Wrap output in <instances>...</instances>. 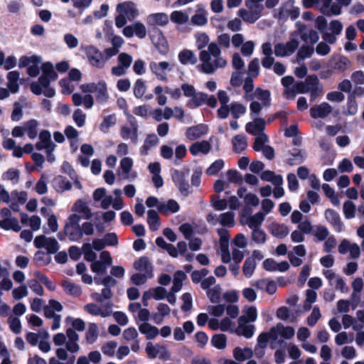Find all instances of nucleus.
<instances>
[{
  "mask_svg": "<svg viewBox=\"0 0 364 364\" xmlns=\"http://www.w3.org/2000/svg\"><path fill=\"white\" fill-rule=\"evenodd\" d=\"M81 89L85 93H95L96 100L100 104H104L108 100L109 94L107 84L104 80H100L97 83L84 84Z\"/></svg>",
  "mask_w": 364,
  "mask_h": 364,
  "instance_id": "1",
  "label": "nucleus"
},
{
  "mask_svg": "<svg viewBox=\"0 0 364 364\" xmlns=\"http://www.w3.org/2000/svg\"><path fill=\"white\" fill-rule=\"evenodd\" d=\"M314 53V48L310 46H301L296 54L298 60H304L305 58H310Z\"/></svg>",
  "mask_w": 364,
  "mask_h": 364,
  "instance_id": "44",
  "label": "nucleus"
},
{
  "mask_svg": "<svg viewBox=\"0 0 364 364\" xmlns=\"http://www.w3.org/2000/svg\"><path fill=\"white\" fill-rule=\"evenodd\" d=\"M257 318V308L254 306H251L247 308L245 311V315H242L238 318L239 326H242L243 324L248 322H254Z\"/></svg>",
  "mask_w": 364,
  "mask_h": 364,
  "instance_id": "20",
  "label": "nucleus"
},
{
  "mask_svg": "<svg viewBox=\"0 0 364 364\" xmlns=\"http://www.w3.org/2000/svg\"><path fill=\"white\" fill-rule=\"evenodd\" d=\"M98 326L95 323H90L85 333V339L87 343H94L98 338Z\"/></svg>",
  "mask_w": 364,
  "mask_h": 364,
  "instance_id": "31",
  "label": "nucleus"
},
{
  "mask_svg": "<svg viewBox=\"0 0 364 364\" xmlns=\"http://www.w3.org/2000/svg\"><path fill=\"white\" fill-rule=\"evenodd\" d=\"M207 127L203 124H200L187 129L186 132V137L190 140H195L206 133Z\"/></svg>",
  "mask_w": 364,
  "mask_h": 364,
  "instance_id": "14",
  "label": "nucleus"
},
{
  "mask_svg": "<svg viewBox=\"0 0 364 364\" xmlns=\"http://www.w3.org/2000/svg\"><path fill=\"white\" fill-rule=\"evenodd\" d=\"M267 141V136L264 133L260 134L256 136L252 148L255 151H259L264 146V144Z\"/></svg>",
  "mask_w": 364,
  "mask_h": 364,
  "instance_id": "57",
  "label": "nucleus"
},
{
  "mask_svg": "<svg viewBox=\"0 0 364 364\" xmlns=\"http://www.w3.org/2000/svg\"><path fill=\"white\" fill-rule=\"evenodd\" d=\"M160 350H162L164 353L167 352L166 348L165 346H160V350H156V348L154 346L152 343L149 342L146 344V353L148 355V357L149 358H156L158 354H159V353L160 352Z\"/></svg>",
  "mask_w": 364,
  "mask_h": 364,
  "instance_id": "55",
  "label": "nucleus"
},
{
  "mask_svg": "<svg viewBox=\"0 0 364 364\" xmlns=\"http://www.w3.org/2000/svg\"><path fill=\"white\" fill-rule=\"evenodd\" d=\"M246 107L241 103L233 102L230 104V112L235 119H237L246 112Z\"/></svg>",
  "mask_w": 364,
  "mask_h": 364,
  "instance_id": "38",
  "label": "nucleus"
},
{
  "mask_svg": "<svg viewBox=\"0 0 364 364\" xmlns=\"http://www.w3.org/2000/svg\"><path fill=\"white\" fill-rule=\"evenodd\" d=\"M151 72L156 75L158 79L162 81H166L167 77L165 70L168 68L169 63L166 61L159 63L151 62L149 65Z\"/></svg>",
  "mask_w": 364,
  "mask_h": 364,
  "instance_id": "12",
  "label": "nucleus"
},
{
  "mask_svg": "<svg viewBox=\"0 0 364 364\" xmlns=\"http://www.w3.org/2000/svg\"><path fill=\"white\" fill-rule=\"evenodd\" d=\"M146 90V86L142 79H138L133 87L134 95L136 98H141Z\"/></svg>",
  "mask_w": 364,
  "mask_h": 364,
  "instance_id": "42",
  "label": "nucleus"
},
{
  "mask_svg": "<svg viewBox=\"0 0 364 364\" xmlns=\"http://www.w3.org/2000/svg\"><path fill=\"white\" fill-rule=\"evenodd\" d=\"M265 129V121L262 118H256L253 122L246 124L245 130L247 133L255 135L257 132H263Z\"/></svg>",
  "mask_w": 364,
  "mask_h": 364,
  "instance_id": "15",
  "label": "nucleus"
},
{
  "mask_svg": "<svg viewBox=\"0 0 364 364\" xmlns=\"http://www.w3.org/2000/svg\"><path fill=\"white\" fill-rule=\"evenodd\" d=\"M211 145L208 141H197L190 146V152L193 156H196L199 153L207 154L210 152Z\"/></svg>",
  "mask_w": 364,
  "mask_h": 364,
  "instance_id": "16",
  "label": "nucleus"
},
{
  "mask_svg": "<svg viewBox=\"0 0 364 364\" xmlns=\"http://www.w3.org/2000/svg\"><path fill=\"white\" fill-rule=\"evenodd\" d=\"M3 179L13 181V183H17L19 181L20 171L17 168H9L2 176Z\"/></svg>",
  "mask_w": 364,
  "mask_h": 364,
  "instance_id": "48",
  "label": "nucleus"
},
{
  "mask_svg": "<svg viewBox=\"0 0 364 364\" xmlns=\"http://www.w3.org/2000/svg\"><path fill=\"white\" fill-rule=\"evenodd\" d=\"M178 60L182 65L190 63L194 65L197 63V58L194 53L190 50H183L178 54Z\"/></svg>",
  "mask_w": 364,
  "mask_h": 364,
  "instance_id": "28",
  "label": "nucleus"
},
{
  "mask_svg": "<svg viewBox=\"0 0 364 364\" xmlns=\"http://www.w3.org/2000/svg\"><path fill=\"white\" fill-rule=\"evenodd\" d=\"M116 122L117 119L114 114L105 116L100 124V129L104 133H107L109 128L114 125Z\"/></svg>",
  "mask_w": 364,
  "mask_h": 364,
  "instance_id": "36",
  "label": "nucleus"
},
{
  "mask_svg": "<svg viewBox=\"0 0 364 364\" xmlns=\"http://www.w3.org/2000/svg\"><path fill=\"white\" fill-rule=\"evenodd\" d=\"M224 166V161L223 159H218L215 161L206 169L205 173L208 176L216 175Z\"/></svg>",
  "mask_w": 364,
  "mask_h": 364,
  "instance_id": "46",
  "label": "nucleus"
},
{
  "mask_svg": "<svg viewBox=\"0 0 364 364\" xmlns=\"http://www.w3.org/2000/svg\"><path fill=\"white\" fill-rule=\"evenodd\" d=\"M147 223L151 231H156L159 229L161 223L157 212L154 210H149L147 212Z\"/></svg>",
  "mask_w": 364,
  "mask_h": 364,
  "instance_id": "27",
  "label": "nucleus"
},
{
  "mask_svg": "<svg viewBox=\"0 0 364 364\" xmlns=\"http://www.w3.org/2000/svg\"><path fill=\"white\" fill-rule=\"evenodd\" d=\"M85 54L89 63L94 67L102 68L105 64V60L103 54L93 46H89L85 48Z\"/></svg>",
  "mask_w": 364,
  "mask_h": 364,
  "instance_id": "3",
  "label": "nucleus"
},
{
  "mask_svg": "<svg viewBox=\"0 0 364 364\" xmlns=\"http://www.w3.org/2000/svg\"><path fill=\"white\" fill-rule=\"evenodd\" d=\"M149 24L164 26L168 23V17L164 13H157L150 15L148 17Z\"/></svg>",
  "mask_w": 364,
  "mask_h": 364,
  "instance_id": "29",
  "label": "nucleus"
},
{
  "mask_svg": "<svg viewBox=\"0 0 364 364\" xmlns=\"http://www.w3.org/2000/svg\"><path fill=\"white\" fill-rule=\"evenodd\" d=\"M227 176L230 182L235 184H241L242 183V176L241 173L235 169H229L227 171Z\"/></svg>",
  "mask_w": 364,
  "mask_h": 364,
  "instance_id": "54",
  "label": "nucleus"
},
{
  "mask_svg": "<svg viewBox=\"0 0 364 364\" xmlns=\"http://www.w3.org/2000/svg\"><path fill=\"white\" fill-rule=\"evenodd\" d=\"M151 41L161 55H166L168 53L169 46L161 31L158 30L157 35L151 36Z\"/></svg>",
  "mask_w": 364,
  "mask_h": 364,
  "instance_id": "8",
  "label": "nucleus"
},
{
  "mask_svg": "<svg viewBox=\"0 0 364 364\" xmlns=\"http://www.w3.org/2000/svg\"><path fill=\"white\" fill-rule=\"evenodd\" d=\"M332 112L331 106L327 102H322L310 109V115L313 119L326 117Z\"/></svg>",
  "mask_w": 364,
  "mask_h": 364,
  "instance_id": "10",
  "label": "nucleus"
},
{
  "mask_svg": "<svg viewBox=\"0 0 364 364\" xmlns=\"http://www.w3.org/2000/svg\"><path fill=\"white\" fill-rule=\"evenodd\" d=\"M139 330L142 334L145 335L148 340L154 339L159 333V329L156 326H151L149 323H141L139 326Z\"/></svg>",
  "mask_w": 364,
  "mask_h": 364,
  "instance_id": "25",
  "label": "nucleus"
},
{
  "mask_svg": "<svg viewBox=\"0 0 364 364\" xmlns=\"http://www.w3.org/2000/svg\"><path fill=\"white\" fill-rule=\"evenodd\" d=\"M38 124V122L34 119H29L24 123V131L27 132L28 136L31 139H34L37 136Z\"/></svg>",
  "mask_w": 364,
  "mask_h": 364,
  "instance_id": "30",
  "label": "nucleus"
},
{
  "mask_svg": "<svg viewBox=\"0 0 364 364\" xmlns=\"http://www.w3.org/2000/svg\"><path fill=\"white\" fill-rule=\"evenodd\" d=\"M211 344L215 348L223 350L227 346V336L225 334H215L211 338Z\"/></svg>",
  "mask_w": 364,
  "mask_h": 364,
  "instance_id": "35",
  "label": "nucleus"
},
{
  "mask_svg": "<svg viewBox=\"0 0 364 364\" xmlns=\"http://www.w3.org/2000/svg\"><path fill=\"white\" fill-rule=\"evenodd\" d=\"M358 112V104L353 95H349L347 102V109L344 114L347 115H354Z\"/></svg>",
  "mask_w": 364,
  "mask_h": 364,
  "instance_id": "41",
  "label": "nucleus"
},
{
  "mask_svg": "<svg viewBox=\"0 0 364 364\" xmlns=\"http://www.w3.org/2000/svg\"><path fill=\"white\" fill-rule=\"evenodd\" d=\"M343 213L346 218L351 219L355 215L356 207L355 204L350 200H347L343 203Z\"/></svg>",
  "mask_w": 364,
  "mask_h": 364,
  "instance_id": "49",
  "label": "nucleus"
},
{
  "mask_svg": "<svg viewBox=\"0 0 364 364\" xmlns=\"http://www.w3.org/2000/svg\"><path fill=\"white\" fill-rule=\"evenodd\" d=\"M72 210L83 214V218L86 220H90L92 215L90 208L87 203L81 199H78L75 202L72 207Z\"/></svg>",
  "mask_w": 364,
  "mask_h": 364,
  "instance_id": "17",
  "label": "nucleus"
},
{
  "mask_svg": "<svg viewBox=\"0 0 364 364\" xmlns=\"http://www.w3.org/2000/svg\"><path fill=\"white\" fill-rule=\"evenodd\" d=\"M255 268L256 262L255 259L251 257H247L245 259L242 267V272L244 275L247 278L250 277L253 274Z\"/></svg>",
  "mask_w": 364,
  "mask_h": 364,
  "instance_id": "33",
  "label": "nucleus"
},
{
  "mask_svg": "<svg viewBox=\"0 0 364 364\" xmlns=\"http://www.w3.org/2000/svg\"><path fill=\"white\" fill-rule=\"evenodd\" d=\"M54 189L58 193H63L65 191H69L72 188V183L70 181L67 180L63 176H55L52 181Z\"/></svg>",
  "mask_w": 364,
  "mask_h": 364,
  "instance_id": "13",
  "label": "nucleus"
},
{
  "mask_svg": "<svg viewBox=\"0 0 364 364\" xmlns=\"http://www.w3.org/2000/svg\"><path fill=\"white\" fill-rule=\"evenodd\" d=\"M180 209V205L178 202L173 199H169L166 204L160 203L158 205V210L163 215H166L168 213H176Z\"/></svg>",
  "mask_w": 364,
  "mask_h": 364,
  "instance_id": "19",
  "label": "nucleus"
},
{
  "mask_svg": "<svg viewBox=\"0 0 364 364\" xmlns=\"http://www.w3.org/2000/svg\"><path fill=\"white\" fill-rule=\"evenodd\" d=\"M298 40L293 38L286 43H279L274 46V54L278 57H285L293 54L298 48Z\"/></svg>",
  "mask_w": 364,
  "mask_h": 364,
  "instance_id": "2",
  "label": "nucleus"
},
{
  "mask_svg": "<svg viewBox=\"0 0 364 364\" xmlns=\"http://www.w3.org/2000/svg\"><path fill=\"white\" fill-rule=\"evenodd\" d=\"M298 93L304 94L310 91L312 85H319V80L316 75H308L305 81H299L294 84Z\"/></svg>",
  "mask_w": 364,
  "mask_h": 364,
  "instance_id": "7",
  "label": "nucleus"
},
{
  "mask_svg": "<svg viewBox=\"0 0 364 364\" xmlns=\"http://www.w3.org/2000/svg\"><path fill=\"white\" fill-rule=\"evenodd\" d=\"M238 15L240 17L242 18L244 21L250 23H254L257 21V18H255V16L250 10L247 11L245 9H240L238 11Z\"/></svg>",
  "mask_w": 364,
  "mask_h": 364,
  "instance_id": "58",
  "label": "nucleus"
},
{
  "mask_svg": "<svg viewBox=\"0 0 364 364\" xmlns=\"http://www.w3.org/2000/svg\"><path fill=\"white\" fill-rule=\"evenodd\" d=\"M171 176L175 186L178 188L179 191L183 196H188L191 193L189 183L186 180V176L183 172L175 169Z\"/></svg>",
  "mask_w": 364,
  "mask_h": 364,
  "instance_id": "4",
  "label": "nucleus"
},
{
  "mask_svg": "<svg viewBox=\"0 0 364 364\" xmlns=\"http://www.w3.org/2000/svg\"><path fill=\"white\" fill-rule=\"evenodd\" d=\"M289 158L286 159V164L293 166L301 164L306 159V153L304 150L293 148L288 151Z\"/></svg>",
  "mask_w": 364,
  "mask_h": 364,
  "instance_id": "6",
  "label": "nucleus"
},
{
  "mask_svg": "<svg viewBox=\"0 0 364 364\" xmlns=\"http://www.w3.org/2000/svg\"><path fill=\"white\" fill-rule=\"evenodd\" d=\"M218 235L220 237V246H229V240L230 238L229 232L225 228H218L217 230Z\"/></svg>",
  "mask_w": 364,
  "mask_h": 364,
  "instance_id": "60",
  "label": "nucleus"
},
{
  "mask_svg": "<svg viewBox=\"0 0 364 364\" xmlns=\"http://www.w3.org/2000/svg\"><path fill=\"white\" fill-rule=\"evenodd\" d=\"M0 227L5 230H12L16 232H19L21 229L16 218H4L1 220L0 221Z\"/></svg>",
  "mask_w": 364,
  "mask_h": 364,
  "instance_id": "26",
  "label": "nucleus"
},
{
  "mask_svg": "<svg viewBox=\"0 0 364 364\" xmlns=\"http://www.w3.org/2000/svg\"><path fill=\"white\" fill-rule=\"evenodd\" d=\"M65 233L70 241H79L82 238V231L80 226H70L66 224L64 228Z\"/></svg>",
  "mask_w": 364,
  "mask_h": 364,
  "instance_id": "22",
  "label": "nucleus"
},
{
  "mask_svg": "<svg viewBox=\"0 0 364 364\" xmlns=\"http://www.w3.org/2000/svg\"><path fill=\"white\" fill-rule=\"evenodd\" d=\"M350 60L347 57L341 56L335 63L333 68L334 70L342 73L344 72L350 65Z\"/></svg>",
  "mask_w": 364,
  "mask_h": 364,
  "instance_id": "53",
  "label": "nucleus"
},
{
  "mask_svg": "<svg viewBox=\"0 0 364 364\" xmlns=\"http://www.w3.org/2000/svg\"><path fill=\"white\" fill-rule=\"evenodd\" d=\"M264 220V214L258 212L249 218L248 226L250 228L255 229L259 226Z\"/></svg>",
  "mask_w": 364,
  "mask_h": 364,
  "instance_id": "47",
  "label": "nucleus"
},
{
  "mask_svg": "<svg viewBox=\"0 0 364 364\" xmlns=\"http://www.w3.org/2000/svg\"><path fill=\"white\" fill-rule=\"evenodd\" d=\"M232 149L235 153H241L247 146V137L244 134H237L232 139Z\"/></svg>",
  "mask_w": 364,
  "mask_h": 364,
  "instance_id": "21",
  "label": "nucleus"
},
{
  "mask_svg": "<svg viewBox=\"0 0 364 364\" xmlns=\"http://www.w3.org/2000/svg\"><path fill=\"white\" fill-rule=\"evenodd\" d=\"M321 317L320 309L318 306H315L311 314L307 317L306 323L309 326H314L317 323Z\"/></svg>",
  "mask_w": 364,
  "mask_h": 364,
  "instance_id": "51",
  "label": "nucleus"
},
{
  "mask_svg": "<svg viewBox=\"0 0 364 364\" xmlns=\"http://www.w3.org/2000/svg\"><path fill=\"white\" fill-rule=\"evenodd\" d=\"M170 17L172 22L178 24H183L188 21V16L181 11H173Z\"/></svg>",
  "mask_w": 364,
  "mask_h": 364,
  "instance_id": "45",
  "label": "nucleus"
},
{
  "mask_svg": "<svg viewBox=\"0 0 364 364\" xmlns=\"http://www.w3.org/2000/svg\"><path fill=\"white\" fill-rule=\"evenodd\" d=\"M321 13L323 14L331 16L332 15L338 16L341 14V6L337 4H331L328 9H320Z\"/></svg>",
  "mask_w": 364,
  "mask_h": 364,
  "instance_id": "63",
  "label": "nucleus"
},
{
  "mask_svg": "<svg viewBox=\"0 0 364 364\" xmlns=\"http://www.w3.org/2000/svg\"><path fill=\"white\" fill-rule=\"evenodd\" d=\"M117 10L119 13L124 14L128 18H135L138 14L136 9L134 6V4L130 1L119 4Z\"/></svg>",
  "mask_w": 364,
  "mask_h": 364,
  "instance_id": "18",
  "label": "nucleus"
},
{
  "mask_svg": "<svg viewBox=\"0 0 364 364\" xmlns=\"http://www.w3.org/2000/svg\"><path fill=\"white\" fill-rule=\"evenodd\" d=\"M92 247L90 243H84L82 247V252L84 254V258L87 262H94L97 258V255L92 251Z\"/></svg>",
  "mask_w": 364,
  "mask_h": 364,
  "instance_id": "40",
  "label": "nucleus"
},
{
  "mask_svg": "<svg viewBox=\"0 0 364 364\" xmlns=\"http://www.w3.org/2000/svg\"><path fill=\"white\" fill-rule=\"evenodd\" d=\"M134 268L137 271L144 272L149 278H152L154 276L153 265L146 256L141 257L136 260L134 262Z\"/></svg>",
  "mask_w": 364,
  "mask_h": 364,
  "instance_id": "11",
  "label": "nucleus"
},
{
  "mask_svg": "<svg viewBox=\"0 0 364 364\" xmlns=\"http://www.w3.org/2000/svg\"><path fill=\"white\" fill-rule=\"evenodd\" d=\"M41 61V58L40 56L38 58H34V61L33 62V65H29L27 68V73L30 77H35L38 75L40 73V68L38 65Z\"/></svg>",
  "mask_w": 364,
  "mask_h": 364,
  "instance_id": "56",
  "label": "nucleus"
},
{
  "mask_svg": "<svg viewBox=\"0 0 364 364\" xmlns=\"http://www.w3.org/2000/svg\"><path fill=\"white\" fill-rule=\"evenodd\" d=\"M84 310L92 316H101L103 318L108 316V313L104 314L102 308L98 306L96 304L90 303L84 306Z\"/></svg>",
  "mask_w": 364,
  "mask_h": 364,
  "instance_id": "37",
  "label": "nucleus"
},
{
  "mask_svg": "<svg viewBox=\"0 0 364 364\" xmlns=\"http://www.w3.org/2000/svg\"><path fill=\"white\" fill-rule=\"evenodd\" d=\"M61 286L65 293L73 296H80L82 294L81 288L79 285L68 280L62 281Z\"/></svg>",
  "mask_w": 364,
  "mask_h": 364,
  "instance_id": "23",
  "label": "nucleus"
},
{
  "mask_svg": "<svg viewBox=\"0 0 364 364\" xmlns=\"http://www.w3.org/2000/svg\"><path fill=\"white\" fill-rule=\"evenodd\" d=\"M270 91L268 90H263L262 88L257 87L255 91V97L261 100L264 106H269L271 98H270Z\"/></svg>",
  "mask_w": 364,
  "mask_h": 364,
  "instance_id": "34",
  "label": "nucleus"
},
{
  "mask_svg": "<svg viewBox=\"0 0 364 364\" xmlns=\"http://www.w3.org/2000/svg\"><path fill=\"white\" fill-rule=\"evenodd\" d=\"M277 327L280 328V335L285 339H291L295 333L294 328L291 326H284L282 323H278Z\"/></svg>",
  "mask_w": 364,
  "mask_h": 364,
  "instance_id": "62",
  "label": "nucleus"
},
{
  "mask_svg": "<svg viewBox=\"0 0 364 364\" xmlns=\"http://www.w3.org/2000/svg\"><path fill=\"white\" fill-rule=\"evenodd\" d=\"M270 232L274 237L278 238L285 237L289 232L288 227L284 224L272 223L269 228Z\"/></svg>",
  "mask_w": 364,
  "mask_h": 364,
  "instance_id": "24",
  "label": "nucleus"
},
{
  "mask_svg": "<svg viewBox=\"0 0 364 364\" xmlns=\"http://www.w3.org/2000/svg\"><path fill=\"white\" fill-rule=\"evenodd\" d=\"M245 6L252 12L255 18H257V20L261 17L264 10V6L262 4L245 2Z\"/></svg>",
  "mask_w": 364,
  "mask_h": 364,
  "instance_id": "52",
  "label": "nucleus"
},
{
  "mask_svg": "<svg viewBox=\"0 0 364 364\" xmlns=\"http://www.w3.org/2000/svg\"><path fill=\"white\" fill-rule=\"evenodd\" d=\"M326 220L333 226L334 230L340 232L343 230V223L341 220L339 214L334 210L328 208L325 211Z\"/></svg>",
  "mask_w": 364,
  "mask_h": 364,
  "instance_id": "9",
  "label": "nucleus"
},
{
  "mask_svg": "<svg viewBox=\"0 0 364 364\" xmlns=\"http://www.w3.org/2000/svg\"><path fill=\"white\" fill-rule=\"evenodd\" d=\"M112 296V292L110 288L105 287L102 289V293H94L92 294V299L96 301L102 303L104 299H109Z\"/></svg>",
  "mask_w": 364,
  "mask_h": 364,
  "instance_id": "50",
  "label": "nucleus"
},
{
  "mask_svg": "<svg viewBox=\"0 0 364 364\" xmlns=\"http://www.w3.org/2000/svg\"><path fill=\"white\" fill-rule=\"evenodd\" d=\"M42 75L46 77L51 78L53 80H55L58 78V74L54 70L53 65L50 62H46L42 64Z\"/></svg>",
  "mask_w": 364,
  "mask_h": 364,
  "instance_id": "39",
  "label": "nucleus"
},
{
  "mask_svg": "<svg viewBox=\"0 0 364 364\" xmlns=\"http://www.w3.org/2000/svg\"><path fill=\"white\" fill-rule=\"evenodd\" d=\"M266 234L265 232L260 230V229H253L252 234V238L256 243L258 244H263L266 241Z\"/></svg>",
  "mask_w": 364,
  "mask_h": 364,
  "instance_id": "64",
  "label": "nucleus"
},
{
  "mask_svg": "<svg viewBox=\"0 0 364 364\" xmlns=\"http://www.w3.org/2000/svg\"><path fill=\"white\" fill-rule=\"evenodd\" d=\"M207 296L212 303H217L220 299V287L219 285L215 286L207 292Z\"/></svg>",
  "mask_w": 364,
  "mask_h": 364,
  "instance_id": "61",
  "label": "nucleus"
},
{
  "mask_svg": "<svg viewBox=\"0 0 364 364\" xmlns=\"http://www.w3.org/2000/svg\"><path fill=\"white\" fill-rule=\"evenodd\" d=\"M235 215L232 212L221 213L219 216V223L223 226L232 227L234 225Z\"/></svg>",
  "mask_w": 364,
  "mask_h": 364,
  "instance_id": "43",
  "label": "nucleus"
},
{
  "mask_svg": "<svg viewBox=\"0 0 364 364\" xmlns=\"http://www.w3.org/2000/svg\"><path fill=\"white\" fill-rule=\"evenodd\" d=\"M33 259L37 266H46L51 262L49 254L41 250L35 253Z\"/></svg>",
  "mask_w": 364,
  "mask_h": 364,
  "instance_id": "32",
  "label": "nucleus"
},
{
  "mask_svg": "<svg viewBox=\"0 0 364 364\" xmlns=\"http://www.w3.org/2000/svg\"><path fill=\"white\" fill-rule=\"evenodd\" d=\"M212 205L216 210H223L226 209L228 203L225 199H220L217 195L212 196Z\"/></svg>",
  "mask_w": 364,
  "mask_h": 364,
  "instance_id": "59",
  "label": "nucleus"
},
{
  "mask_svg": "<svg viewBox=\"0 0 364 364\" xmlns=\"http://www.w3.org/2000/svg\"><path fill=\"white\" fill-rule=\"evenodd\" d=\"M40 141L36 144V149L38 151L43 149L46 152H50L55 150L56 145L52 141L50 132L47 129H43L39 133Z\"/></svg>",
  "mask_w": 364,
  "mask_h": 364,
  "instance_id": "5",
  "label": "nucleus"
}]
</instances>
